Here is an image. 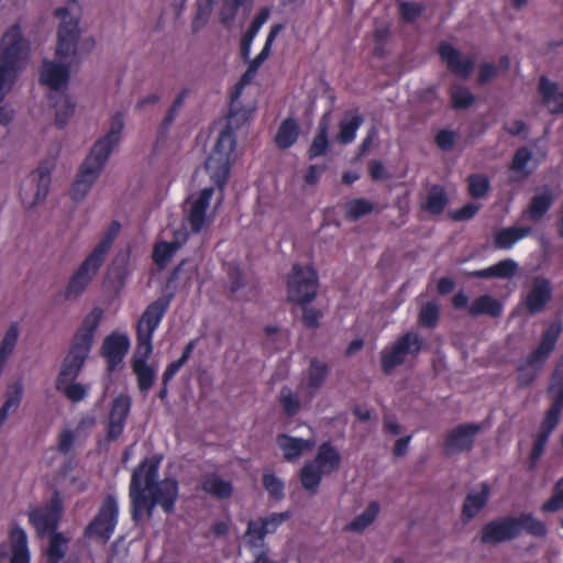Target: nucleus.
<instances>
[{
  "instance_id": "nucleus-1",
  "label": "nucleus",
  "mask_w": 563,
  "mask_h": 563,
  "mask_svg": "<svg viewBox=\"0 0 563 563\" xmlns=\"http://www.w3.org/2000/svg\"><path fill=\"white\" fill-rule=\"evenodd\" d=\"M29 56V43L19 24L12 25L0 42V103L11 90L19 73L24 68ZM13 119V110L0 106V123L8 125Z\"/></svg>"
},
{
  "instance_id": "nucleus-2",
  "label": "nucleus",
  "mask_w": 563,
  "mask_h": 563,
  "mask_svg": "<svg viewBox=\"0 0 563 563\" xmlns=\"http://www.w3.org/2000/svg\"><path fill=\"white\" fill-rule=\"evenodd\" d=\"M124 128L123 113L117 112L111 118L110 130L106 136L99 139L92 146L89 155L80 166L69 195L74 201H79L90 190L93 183L102 172L112 150L118 145Z\"/></svg>"
},
{
  "instance_id": "nucleus-3",
  "label": "nucleus",
  "mask_w": 563,
  "mask_h": 563,
  "mask_svg": "<svg viewBox=\"0 0 563 563\" xmlns=\"http://www.w3.org/2000/svg\"><path fill=\"white\" fill-rule=\"evenodd\" d=\"M102 316L103 310L99 307H95L91 312L84 318L80 327L71 339L69 351L62 361L56 382L70 383L79 376L91 351L95 333Z\"/></svg>"
},
{
  "instance_id": "nucleus-4",
  "label": "nucleus",
  "mask_w": 563,
  "mask_h": 563,
  "mask_svg": "<svg viewBox=\"0 0 563 563\" xmlns=\"http://www.w3.org/2000/svg\"><path fill=\"white\" fill-rule=\"evenodd\" d=\"M536 538L548 534L545 523L531 512H521L519 516H501L485 523L479 532L482 544L497 545L517 539L521 532Z\"/></svg>"
},
{
  "instance_id": "nucleus-5",
  "label": "nucleus",
  "mask_w": 563,
  "mask_h": 563,
  "mask_svg": "<svg viewBox=\"0 0 563 563\" xmlns=\"http://www.w3.org/2000/svg\"><path fill=\"white\" fill-rule=\"evenodd\" d=\"M70 77L68 65L44 59L40 75V84L46 86L51 93L48 99L55 108V124L63 129L74 115L76 102L64 92Z\"/></svg>"
},
{
  "instance_id": "nucleus-6",
  "label": "nucleus",
  "mask_w": 563,
  "mask_h": 563,
  "mask_svg": "<svg viewBox=\"0 0 563 563\" xmlns=\"http://www.w3.org/2000/svg\"><path fill=\"white\" fill-rule=\"evenodd\" d=\"M235 115L236 114L231 109L228 123L220 132L216 144L206 161V170L210 175L214 185L221 190L225 187L230 176L231 166L236 159L234 152L236 147V136L231 126Z\"/></svg>"
},
{
  "instance_id": "nucleus-7",
  "label": "nucleus",
  "mask_w": 563,
  "mask_h": 563,
  "mask_svg": "<svg viewBox=\"0 0 563 563\" xmlns=\"http://www.w3.org/2000/svg\"><path fill=\"white\" fill-rule=\"evenodd\" d=\"M162 455L146 457L140 465H144L142 476L143 488L152 498L158 500L163 510L170 515L175 510V504L178 499V482L174 478L157 479V473Z\"/></svg>"
},
{
  "instance_id": "nucleus-8",
  "label": "nucleus",
  "mask_w": 563,
  "mask_h": 563,
  "mask_svg": "<svg viewBox=\"0 0 563 563\" xmlns=\"http://www.w3.org/2000/svg\"><path fill=\"white\" fill-rule=\"evenodd\" d=\"M562 331V324L559 321L553 322L543 333L538 347L533 350L517 367V384L519 388L529 387L538 377L550 352L554 349Z\"/></svg>"
},
{
  "instance_id": "nucleus-9",
  "label": "nucleus",
  "mask_w": 563,
  "mask_h": 563,
  "mask_svg": "<svg viewBox=\"0 0 563 563\" xmlns=\"http://www.w3.org/2000/svg\"><path fill=\"white\" fill-rule=\"evenodd\" d=\"M319 279L313 266L302 267L294 264L287 279V299L299 306H305L314 300L318 294Z\"/></svg>"
},
{
  "instance_id": "nucleus-10",
  "label": "nucleus",
  "mask_w": 563,
  "mask_h": 563,
  "mask_svg": "<svg viewBox=\"0 0 563 563\" xmlns=\"http://www.w3.org/2000/svg\"><path fill=\"white\" fill-rule=\"evenodd\" d=\"M77 7L76 1L69 2L65 7L56 8L54 14L60 19L57 32L56 56L65 59L76 55L77 45L80 38L79 14H70L73 8Z\"/></svg>"
},
{
  "instance_id": "nucleus-11",
  "label": "nucleus",
  "mask_w": 563,
  "mask_h": 563,
  "mask_svg": "<svg viewBox=\"0 0 563 563\" xmlns=\"http://www.w3.org/2000/svg\"><path fill=\"white\" fill-rule=\"evenodd\" d=\"M118 505L113 495H108L96 515L84 530V537L88 539H98L106 544L117 526Z\"/></svg>"
},
{
  "instance_id": "nucleus-12",
  "label": "nucleus",
  "mask_w": 563,
  "mask_h": 563,
  "mask_svg": "<svg viewBox=\"0 0 563 563\" xmlns=\"http://www.w3.org/2000/svg\"><path fill=\"white\" fill-rule=\"evenodd\" d=\"M422 347V340L415 332H407L401 335L394 344L390 351L382 352L380 365L386 375L404 364L407 355L417 356Z\"/></svg>"
},
{
  "instance_id": "nucleus-13",
  "label": "nucleus",
  "mask_w": 563,
  "mask_h": 563,
  "mask_svg": "<svg viewBox=\"0 0 563 563\" xmlns=\"http://www.w3.org/2000/svg\"><path fill=\"white\" fill-rule=\"evenodd\" d=\"M63 511V500L58 489L55 488L52 498L44 507L33 509L29 512L30 522L40 537L46 533L51 534L57 532Z\"/></svg>"
},
{
  "instance_id": "nucleus-14",
  "label": "nucleus",
  "mask_w": 563,
  "mask_h": 563,
  "mask_svg": "<svg viewBox=\"0 0 563 563\" xmlns=\"http://www.w3.org/2000/svg\"><path fill=\"white\" fill-rule=\"evenodd\" d=\"M107 251L108 249H93L90 255L80 264L67 285L65 292L67 299L77 298L86 289L101 267Z\"/></svg>"
},
{
  "instance_id": "nucleus-15",
  "label": "nucleus",
  "mask_w": 563,
  "mask_h": 563,
  "mask_svg": "<svg viewBox=\"0 0 563 563\" xmlns=\"http://www.w3.org/2000/svg\"><path fill=\"white\" fill-rule=\"evenodd\" d=\"M144 465H139L134 468L130 484V498L132 504V519L135 523H139L143 519V514H146L150 520L153 517L154 508L158 505V500L146 495L145 488H143L142 476L144 472Z\"/></svg>"
},
{
  "instance_id": "nucleus-16",
  "label": "nucleus",
  "mask_w": 563,
  "mask_h": 563,
  "mask_svg": "<svg viewBox=\"0 0 563 563\" xmlns=\"http://www.w3.org/2000/svg\"><path fill=\"white\" fill-rule=\"evenodd\" d=\"M438 53L446 68L454 76L467 79L474 70L475 59L471 56L463 55L452 44L441 42L438 47Z\"/></svg>"
},
{
  "instance_id": "nucleus-17",
  "label": "nucleus",
  "mask_w": 563,
  "mask_h": 563,
  "mask_svg": "<svg viewBox=\"0 0 563 563\" xmlns=\"http://www.w3.org/2000/svg\"><path fill=\"white\" fill-rule=\"evenodd\" d=\"M131 406L132 399L129 395L120 394L113 399L108 416L106 442H114L121 437Z\"/></svg>"
},
{
  "instance_id": "nucleus-18",
  "label": "nucleus",
  "mask_w": 563,
  "mask_h": 563,
  "mask_svg": "<svg viewBox=\"0 0 563 563\" xmlns=\"http://www.w3.org/2000/svg\"><path fill=\"white\" fill-rule=\"evenodd\" d=\"M481 430L482 424L478 423H463L452 429L445 439V454L470 451L473 448L475 434Z\"/></svg>"
},
{
  "instance_id": "nucleus-19",
  "label": "nucleus",
  "mask_w": 563,
  "mask_h": 563,
  "mask_svg": "<svg viewBox=\"0 0 563 563\" xmlns=\"http://www.w3.org/2000/svg\"><path fill=\"white\" fill-rule=\"evenodd\" d=\"M130 347V340L126 334L112 332L103 339L100 354L107 360L108 371H115L117 366L122 363Z\"/></svg>"
},
{
  "instance_id": "nucleus-20",
  "label": "nucleus",
  "mask_w": 563,
  "mask_h": 563,
  "mask_svg": "<svg viewBox=\"0 0 563 563\" xmlns=\"http://www.w3.org/2000/svg\"><path fill=\"white\" fill-rule=\"evenodd\" d=\"M561 413L559 412V408L549 409L545 413L544 419L540 424V431L534 440L532 451L530 454V464L529 470H534L538 461L542 456L544 452L545 444L549 440L550 434L556 428L560 422Z\"/></svg>"
},
{
  "instance_id": "nucleus-21",
  "label": "nucleus",
  "mask_w": 563,
  "mask_h": 563,
  "mask_svg": "<svg viewBox=\"0 0 563 563\" xmlns=\"http://www.w3.org/2000/svg\"><path fill=\"white\" fill-rule=\"evenodd\" d=\"M552 299V286L548 278L536 276L530 291L523 300V305L530 314L541 312Z\"/></svg>"
},
{
  "instance_id": "nucleus-22",
  "label": "nucleus",
  "mask_w": 563,
  "mask_h": 563,
  "mask_svg": "<svg viewBox=\"0 0 563 563\" xmlns=\"http://www.w3.org/2000/svg\"><path fill=\"white\" fill-rule=\"evenodd\" d=\"M174 297V291L166 292L157 300L153 301L147 306L145 311L143 312L141 319L137 322V327L141 325L143 328V333H150L153 335V332L157 328L166 312L172 299Z\"/></svg>"
},
{
  "instance_id": "nucleus-23",
  "label": "nucleus",
  "mask_w": 563,
  "mask_h": 563,
  "mask_svg": "<svg viewBox=\"0 0 563 563\" xmlns=\"http://www.w3.org/2000/svg\"><path fill=\"white\" fill-rule=\"evenodd\" d=\"M29 180L32 184L36 183V186H35L36 191H35L33 199L29 200L27 196L23 189H21L20 197H21L22 202L27 208H32V207L36 206L37 203L42 202L43 200H45V198L48 194L49 184H51L49 166H47L46 163H41L38 165V167L36 168V170H34L30 175Z\"/></svg>"
},
{
  "instance_id": "nucleus-24",
  "label": "nucleus",
  "mask_w": 563,
  "mask_h": 563,
  "mask_svg": "<svg viewBox=\"0 0 563 563\" xmlns=\"http://www.w3.org/2000/svg\"><path fill=\"white\" fill-rule=\"evenodd\" d=\"M538 91L552 114L563 113V91L558 92L556 82L551 81L547 76H541Z\"/></svg>"
},
{
  "instance_id": "nucleus-25",
  "label": "nucleus",
  "mask_w": 563,
  "mask_h": 563,
  "mask_svg": "<svg viewBox=\"0 0 563 563\" xmlns=\"http://www.w3.org/2000/svg\"><path fill=\"white\" fill-rule=\"evenodd\" d=\"M519 272V265L510 260H503L497 264L481 271H475L471 273H466L470 277L476 278H501V279H511Z\"/></svg>"
},
{
  "instance_id": "nucleus-26",
  "label": "nucleus",
  "mask_w": 563,
  "mask_h": 563,
  "mask_svg": "<svg viewBox=\"0 0 563 563\" xmlns=\"http://www.w3.org/2000/svg\"><path fill=\"white\" fill-rule=\"evenodd\" d=\"M277 444L284 451V459L286 461H294L298 459L303 451L311 450L316 442L313 440L292 438L282 433L277 437Z\"/></svg>"
},
{
  "instance_id": "nucleus-27",
  "label": "nucleus",
  "mask_w": 563,
  "mask_h": 563,
  "mask_svg": "<svg viewBox=\"0 0 563 563\" xmlns=\"http://www.w3.org/2000/svg\"><path fill=\"white\" fill-rule=\"evenodd\" d=\"M479 494H467L462 507V520L468 522L472 520L487 504L490 487L487 483H483Z\"/></svg>"
},
{
  "instance_id": "nucleus-28",
  "label": "nucleus",
  "mask_w": 563,
  "mask_h": 563,
  "mask_svg": "<svg viewBox=\"0 0 563 563\" xmlns=\"http://www.w3.org/2000/svg\"><path fill=\"white\" fill-rule=\"evenodd\" d=\"M311 462L316 463L324 474H330L339 470L341 455L330 442H324L319 446L318 453Z\"/></svg>"
},
{
  "instance_id": "nucleus-29",
  "label": "nucleus",
  "mask_w": 563,
  "mask_h": 563,
  "mask_svg": "<svg viewBox=\"0 0 563 563\" xmlns=\"http://www.w3.org/2000/svg\"><path fill=\"white\" fill-rule=\"evenodd\" d=\"M503 312V303L490 295H482L475 298L468 307V313L476 318L482 314L498 318Z\"/></svg>"
},
{
  "instance_id": "nucleus-30",
  "label": "nucleus",
  "mask_w": 563,
  "mask_h": 563,
  "mask_svg": "<svg viewBox=\"0 0 563 563\" xmlns=\"http://www.w3.org/2000/svg\"><path fill=\"white\" fill-rule=\"evenodd\" d=\"M268 14H269L268 9L267 8H263L255 15L253 21L251 22V25L249 26L246 32L243 34V36L241 38L240 54H241V57L244 60H249L250 59V54H251V47H252L253 40L256 36V34L258 33V31L262 27V25L266 22V20L268 18Z\"/></svg>"
},
{
  "instance_id": "nucleus-31",
  "label": "nucleus",
  "mask_w": 563,
  "mask_h": 563,
  "mask_svg": "<svg viewBox=\"0 0 563 563\" xmlns=\"http://www.w3.org/2000/svg\"><path fill=\"white\" fill-rule=\"evenodd\" d=\"M300 128L294 118L285 119L275 135V143L278 148L286 150L291 147L298 140Z\"/></svg>"
},
{
  "instance_id": "nucleus-32",
  "label": "nucleus",
  "mask_w": 563,
  "mask_h": 563,
  "mask_svg": "<svg viewBox=\"0 0 563 563\" xmlns=\"http://www.w3.org/2000/svg\"><path fill=\"white\" fill-rule=\"evenodd\" d=\"M201 489L218 499H229L233 494L232 484L222 479L217 474L205 476L201 483Z\"/></svg>"
},
{
  "instance_id": "nucleus-33",
  "label": "nucleus",
  "mask_w": 563,
  "mask_h": 563,
  "mask_svg": "<svg viewBox=\"0 0 563 563\" xmlns=\"http://www.w3.org/2000/svg\"><path fill=\"white\" fill-rule=\"evenodd\" d=\"M553 201V192L548 187L542 192L536 194L528 208L529 218L534 221L541 219L551 209Z\"/></svg>"
},
{
  "instance_id": "nucleus-34",
  "label": "nucleus",
  "mask_w": 563,
  "mask_h": 563,
  "mask_svg": "<svg viewBox=\"0 0 563 563\" xmlns=\"http://www.w3.org/2000/svg\"><path fill=\"white\" fill-rule=\"evenodd\" d=\"M363 117L357 112H347L339 124L338 140L342 144L352 143L355 140L356 132L363 124Z\"/></svg>"
},
{
  "instance_id": "nucleus-35",
  "label": "nucleus",
  "mask_w": 563,
  "mask_h": 563,
  "mask_svg": "<svg viewBox=\"0 0 563 563\" xmlns=\"http://www.w3.org/2000/svg\"><path fill=\"white\" fill-rule=\"evenodd\" d=\"M449 203V198L444 188L440 185H434L427 195L426 202L422 208L433 216L441 214Z\"/></svg>"
},
{
  "instance_id": "nucleus-36",
  "label": "nucleus",
  "mask_w": 563,
  "mask_h": 563,
  "mask_svg": "<svg viewBox=\"0 0 563 563\" xmlns=\"http://www.w3.org/2000/svg\"><path fill=\"white\" fill-rule=\"evenodd\" d=\"M558 389V393L549 409L559 408V412L563 411V353L560 357L550 379L548 393L552 394Z\"/></svg>"
},
{
  "instance_id": "nucleus-37",
  "label": "nucleus",
  "mask_w": 563,
  "mask_h": 563,
  "mask_svg": "<svg viewBox=\"0 0 563 563\" xmlns=\"http://www.w3.org/2000/svg\"><path fill=\"white\" fill-rule=\"evenodd\" d=\"M322 474H324L316 463L307 462L302 468L300 470V483L301 486L309 492L310 495H316L322 478Z\"/></svg>"
},
{
  "instance_id": "nucleus-38",
  "label": "nucleus",
  "mask_w": 563,
  "mask_h": 563,
  "mask_svg": "<svg viewBox=\"0 0 563 563\" xmlns=\"http://www.w3.org/2000/svg\"><path fill=\"white\" fill-rule=\"evenodd\" d=\"M531 232L529 227L512 225L499 230L495 235V246H512Z\"/></svg>"
},
{
  "instance_id": "nucleus-39",
  "label": "nucleus",
  "mask_w": 563,
  "mask_h": 563,
  "mask_svg": "<svg viewBox=\"0 0 563 563\" xmlns=\"http://www.w3.org/2000/svg\"><path fill=\"white\" fill-rule=\"evenodd\" d=\"M283 30V24L280 23H277V24H274L268 34H267V37H266V41H265V44L263 46V48L261 49V52L255 56V58H253L250 64H249V68H250V73H255L258 70V68L262 66V64L266 60V58L268 57L269 53H271V48H272V45L275 41V38L277 37V35L279 34V32Z\"/></svg>"
},
{
  "instance_id": "nucleus-40",
  "label": "nucleus",
  "mask_w": 563,
  "mask_h": 563,
  "mask_svg": "<svg viewBox=\"0 0 563 563\" xmlns=\"http://www.w3.org/2000/svg\"><path fill=\"white\" fill-rule=\"evenodd\" d=\"M141 393H147L154 385L155 369L147 363H131Z\"/></svg>"
},
{
  "instance_id": "nucleus-41",
  "label": "nucleus",
  "mask_w": 563,
  "mask_h": 563,
  "mask_svg": "<svg viewBox=\"0 0 563 563\" xmlns=\"http://www.w3.org/2000/svg\"><path fill=\"white\" fill-rule=\"evenodd\" d=\"M378 511V503L371 501L367 508L349 523L347 529L358 533L362 532L375 520Z\"/></svg>"
},
{
  "instance_id": "nucleus-42",
  "label": "nucleus",
  "mask_w": 563,
  "mask_h": 563,
  "mask_svg": "<svg viewBox=\"0 0 563 563\" xmlns=\"http://www.w3.org/2000/svg\"><path fill=\"white\" fill-rule=\"evenodd\" d=\"M137 346L133 354L131 363H147L152 354V336L150 333H143V328L137 327Z\"/></svg>"
},
{
  "instance_id": "nucleus-43",
  "label": "nucleus",
  "mask_w": 563,
  "mask_h": 563,
  "mask_svg": "<svg viewBox=\"0 0 563 563\" xmlns=\"http://www.w3.org/2000/svg\"><path fill=\"white\" fill-rule=\"evenodd\" d=\"M69 539L66 538L62 532H54L49 534V543L47 549V563H59L66 554V550L63 549L64 544H67Z\"/></svg>"
},
{
  "instance_id": "nucleus-44",
  "label": "nucleus",
  "mask_w": 563,
  "mask_h": 563,
  "mask_svg": "<svg viewBox=\"0 0 563 563\" xmlns=\"http://www.w3.org/2000/svg\"><path fill=\"white\" fill-rule=\"evenodd\" d=\"M468 195L474 199H481L490 189L489 178L484 174H471L466 178Z\"/></svg>"
},
{
  "instance_id": "nucleus-45",
  "label": "nucleus",
  "mask_w": 563,
  "mask_h": 563,
  "mask_svg": "<svg viewBox=\"0 0 563 563\" xmlns=\"http://www.w3.org/2000/svg\"><path fill=\"white\" fill-rule=\"evenodd\" d=\"M329 374V368L325 363L320 362L318 358L310 361L308 373V386L318 390L324 384Z\"/></svg>"
},
{
  "instance_id": "nucleus-46",
  "label": "nucleus",
  "mask_w": 563,
  "mask_h": 563,
  "mask_svg": "<svg viewBox=\"0 0 563 563\" xmlns=\"http://www.w3.org/2000/svg\"><path fill=\"white\" fill-rule=\"evenodd\" d=\"M375 209V205L364 198H355L346 203L345 216L349 220L356 221L360 218L369 214Z\"/></svg>"
},
{
  "instance_id": "nucleus-47",
  "label": "nucleus",
  "mask_w": 563,
  "mask_h": 563,
  "mask_svg": "<svg viewBox=\"0 0 563 563\" xmlns=\"http://www.w3.org/2000/svg\"><path fill=\"white\" fill-rule=\"evenodd\" d=\"M452 108L467 109L475 102V97L471 90L464 86L454 85L450 89Z\"/></svg>"
},
{
  "instance_id": "nucleus-48",
  "label": "nucleus",
  "mask_w": 563,
  "mask_h": 563,
  "mask_svg": "<svg viewBox=\"0 0 563 563\" xmlns=\"http://www.w3.org/2000/svg\"><path fill=\"white\" fill-rule=\"evenodd\" d=\"M55 388L71 402H79L87 395V387L80 383H75V380L70 383L55 382Z\"/></svg>"
},
{
  "instance_id": "nucleus-49",
  "label": "nucleus",
  "mask_w": 563,
  "mask_h": 563,
  "mask_svg": "<svg viewBox=\"0 0 563 563\" xmlns=\"http://www.w3.org/2000/svg\"><path fill=\"white\" fill-rule=\"evenodd\" d=\"M532 159V152L527 146L516 150L509 168L514 172L522 173L523 177H528L532 170L526 168L527 164Z\"/></svg>"
},
{
  "instance_id": "nucleus-50",
  "label": "nucleus",
  "mask_w": 563,
  "mask_h": 563,
  "mask_svg": "<svg viewBox=\"0 0 563 563\" xmlns=\"http://www.w3.org/2000/svg\"><path fill=\"white\" fill-rule=\"evenodd\" d=\"M253 0H222V7L220 10V21L224 25L231 24L238 12L239 9L246 3H252Z\"/></svg>"
},
{
  "instance_id": "nucleus-51",
  "label": "nucleus",
  "mask_w": 563,
  "mask_h": 563,
  "mask_svg": "<svg viewBox=\"0 0 563 563\" xmlns=\"http://www.w3.org/2000/svg\"><path fill=\"white\" fill-rule=\"evenodd\" d=\"M290 517L289 511L285 512H275L265 518L261 519L260 526V540H263L264 537L268 533H273L276 528L284 521L288 520Z\"/></svg>"
},
{
  "instance_id": "nucleus-52",
  "label": "nucleus",
  "mask_w": 563,
  "mask_h": 563,
  "mask_svg": "<svg viewBox=\"0 0 563 563\" xmlns=\"http://www.w3.org/2000/svg\"><path fill=\"white\" fill-rule=\"evenodd\" d=\"M13 391L7 395L3 406L0 408V427L4 423L11 407H18L22 399L23 385L21 382H15L12 386Z\"/></svg>"
},
{
  "instance_id": "nucleus-53",
  "label": "nucleus",
  "mask_w": 563,
  "mask_h": 563,
  "mask_svg": "<svg viewBox=\"0 0 563 563\" xmlns=\"http://www.w3.org/2000/svg\"><path fill=\"white\" fill-rule=\"evenodd\" d=\"M329 147L327 126H320L308 151L310 159L323 155Z\"/></svg>"
},
{
  "instance_id": "nucleus-54",
  "label": "nucleus",
  "mask_w": 563,
  "mask_h": 563,
  "mask_svg": "<svg viewBox=\"0 0 563 563\" xmlns=\"http://www.w3.org/2000/svg\"><path fill=\"white\" fill-rule=\"evenodd\" d=\"M440 318V310L437 303L434 302H427L421 307V310L419 312V322L429 328L433 329L437 327Z\"/></svg>"
},
{
  "instance_id": "nucleus-55",
  "label": "nucleus",
  "mask_w": 563,
  "mask_h": 563,
  "mask_svg": "<svg viewBox=\"0 0 563 563\" xmlns=\"http://www.w3.org/2000/svg\"><path fill=\"white\" fill-rule=\"evenodd\" d=\"M263 487L268 492L273 499L282 500L284 498V483L276 475L264 474Z\"/></svg>"
},
{
  "instance_id": "nucleus-56",
  "label": "nucleus",
  "mask_w": 563,
  "mask_h": 563,
  "mask_svg": "<svg viewBox=\"0 0 563 563\" xmlns=\"http://www.w3.org/2000/svg\"><path fill=\"white\" fill-rule=\"evenodd\" d=\"M280 404L287 416H295L300 409V402L290 388L284 387L280 393Z\"/></svg>"
},
{
  "instance_id": "nucleus-57",
  "label": "nucleus",
  "mask_w": 563,
  "mask_h": 563,
  "mask_svg": "<svg viewBox=\"0 0 563 563\" xmlns=\"http://www.w3.org/2000/svg\"><path fill=\"white\" fill-rule=\"evenodd\" d=\"M423 5L415 2L402 1L399 4L401 18L408 22H415L423 12Z\"/></svg>"
},
{
  "instance_id": "nucleus-58",
  "label": "nucleus",
  "mask_w": 563,
  "mask_h": 563,
  "mask_svg": "<svg viewBox=\"0 0 563 563\" xmlns=\"http://www.w3.org/2000/svg\"><path fill=\"white\" fill-rule=\"evenodd\" d=\"M212 5L208 3L199 2L197 7L196 15L192 20L191 27L194 32H198L207 23L211 13Z\"/></svg>"
},
{
  "instance_id": "nucleus-59",
  "label": "nucleus",
  "mask_w": 563,
  "mask_h": 563,
  "mask_svg": "<svg viewBox=\"0 0 563 563\" xmlns=\"http://www.w3.org/2000/svg\"><path fill=\"white\" fill-rule=\"evenodd\" d=\"M456 133L442 129L435 135V143L442 151H451L454 147Z\"/></svg>"
},
{
  "instance_id": "nucleus-60",
  "label": "nucleus",
  "mask_w": 563,
  "mask_h": 563,
  "mask_svg": "<svg viewBox=\"0 0 563 563\" xmlns=\"http://www.w3.org/2000/svg\"><path fill=\"white\" fill-rule=\"evenodd\" d=\"M302 307V317L301 321L303 325L308 329H317L319 327V319L322 316V312L318 309L310 308L307 305Z\"/></svg>"
},
{
  "instance_id": "nucleus-61",
  "label": "nucleus",
  "mask_w": 563,
  "mask_h": 563,
  "mask_svg": "<svg viewBox=\"0 0 563 563\" xmlns=\"http://www.w3.org/2000/svg\"><path fill=\"white\" fill-rule=\"evenodd\" d=\"M479 211V206L468 202L461 208L451 212V218L454 221H466L475 217V214Z\"/></svg>"
},
{
  "instance_id": "nucleus-62",
  "label": "nucleus",
  "mask_w": 563,
  "mask_h": 563,
  "mask_svg": "<svg viewBox=\"0 0 563 563\" xmlns=\"http://www.w3.org/2000/svg\"><path fill=\"white\" fill-rule=\"evenodd\" d=\"M188 222L191 231L199 233L206 224V213L191 206L189 210Z\"/></svg>"
},
{
  "instance_id": "nucleus-63",
  "label": "nucleus",
  "mask_w": 563,
  "mask_h": 563,
  "mask_svg": "<svg viewBox=\"0 0 563 563\" xmlns=\"http://www.w3.org/2000/svg\"><path fill=\"white\" fill-rule=\"evenodd\" d=\"M120 231H121L120 222L118 220H113L96 246H112V244H113L114 240L117 239V236L119 235Z\"/></svg>"
},
{
  "instance_id": "nucleus-64",
  "label": "nucleus",
  "mask_w": 563,
  "mask_h": 563,
  "mask_svg": "<svg viewBox=\"0 0 563 563\" xmlns=\"http://www.w3.org/2000/svg\"><path fill=\"white\" fill-rule=\"evenodd\" d=\"M178 249H153V261L158 268H164L166 264L173 258Z\"/></svg>"
}]
</instances>
